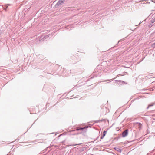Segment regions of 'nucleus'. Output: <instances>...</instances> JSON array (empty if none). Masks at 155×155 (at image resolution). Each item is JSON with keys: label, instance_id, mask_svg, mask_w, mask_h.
<instances>
[{"label": "nucleus", "instance_id": "obj_1", "mask_svg": "<svg viewBox=\"0 0 155 155\" xmlns=\"http://www.w3.org/2000/svg\"><path fill=\"white\" fill-rule=\"evenodd\" d=\"M128 134V130H126L123 132L122 136L123 137H125L127 136Z\"/></svg>", "mask_w": 155, "mask_h": 155}, {"label": "nucleus", "instance_id": "obj_2", "mask_svg": "<svg viewBox=\"0 0 155 155\" xmlns=\"http://www.w3.org/2000/svg\"><path fill=\"white\" fill-rule=\"evenodd\" d=\"M107 131H104L103 133V136H101V139H102L105 136L106 134Z\"/></svg>", "mask_w": 155, "mask_h": 155}, {"label": "nucleus", "instance_id": "obj_3", "mask_svg": "<svg viewBox=\"0 0 155 155\" xmlns=\"http://www.w3.org/2000/svg\"><path fill=\"white\" fill-rule=\"evenodd\" d=\"M87 127H84L83 128H79V127H78V128H77L76 129V130H83L85 128H87Z\"/></svg>", "mask_w": 155, "mask_h": 155}, {"label": "nucleus", "instance_id": "obj_4", "mask_svg": "<svg viewBox=\"0 0 155 155\" xmlns=\"http://www.w3.org/2000/svg\"><path fill=\"white\" fill-rule=\"evenodd\" d=\"M138 124L139 127L140 128H141L142 126V124L140 123H139Z\"/></svg>", "mask_w": 155, "mask_h": 155}, {"label": "nucleus", "instance_id": "obj_5", "mask_svg": "<svg viewBox=\"0 0 155 155\" xmlns=\"http://www.w3.org/2000/svg\"><path fill=\"white\" fill-rule=\"evenodd\" d=\"M154 103H153V104H151V105H149L148 107H150V106H153L154 105Z\"/></svg>", "mask_w": 155, "mask_h": 155}, {"label": "nucleus", "instance_id": "obj_6", "mask_svg": "<svg viewBox=\"0 0 155 155\" xmlns=\"http://www.w3.org/2000/svg\"><path fill=\"white\" fill-rule=\"evenodd\" d=\"M152 46L154 47H155V43L152 45Z\"/></svg>", "mask_w": 155, "mask_h": 155}, {"label": "nucleus", "instance_id": "obj_7", "mask_svg": "<svg viewBox=\"0 0 155 155\" xmlns=\"http://www.w3.org/2000/svg\"><path fill=\"white\" fill-rule=\"evenodd\" d=\"M153 21H152V23L153 22V21H155V18H154V19L153 20Z\"/></svg>", "mask_w": 155, "mask_h": 155}, {"label": "nucleus", "instance_id": "obj_8", "mask_svg": "<svg viewBox=\"0 0 155 155\" xmlns=\"http://www.w3.org/2000/svg\"><path fill=\"white\" fill-rule=\"evenodd\" d=\"M78 144H75V145H73V146H74V145H77Z\"/></svg>", "mask_w": 155, "mask_h": 155}, {"label": "nucleus", "instance_id": "obj_9", "mask_svg": "<svg viewBox=\"0 0 155 155\" xmlns=\"http://www.w3.org/2000/svg\"><path fill=\"white\" fill-rule=\"evenodd\" d=\"M5 11H6V8H5Z\"/></svg>", "mask_w": 155, "mask_h": 155}]
</instances>
